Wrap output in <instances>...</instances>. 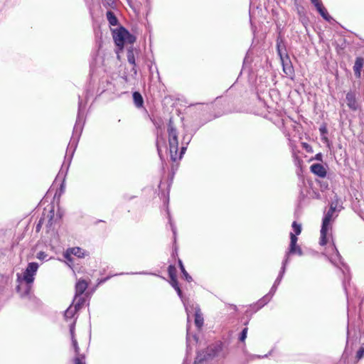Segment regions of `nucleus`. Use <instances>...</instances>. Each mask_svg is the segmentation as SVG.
<instances>
[{
  "label": "nucleus",
  "instance_id": "f257e3e1",
  "mask_svg": "<svg viewBox=\"0 0 364 364\" xmlns=\"http://www.w3.org/2000/svg\"><path fill=\"white\" fill-rule=\"evenodd\" d=\"M38 269V263L30 262L22 275L18 274V281L20 284L18 286L17 290L20 292L22 297L29 294L31 289V284L34 281V277Z\"/></svg>",
  "mask_w": 364,
  "mask_h": 364
},
{
  "label": "nucleus",
  "instance_id": "f03ea898",
  "mask_svg": "<svg viewBox=\"0 0 364 364\" xmlns=\"http://www.w3.org/2000/svg\"><path fill=\"white\" fill-rule=\"evenodd\" d=\"M290 245L289 251L287 252L286 258L283 262L282 267L281 269V272L279 273V277L276 279L274 286L272 288V291H275L277 286L279 284V282L282 280V278L283 277V274H284L285 269H286V265L289 262V256L291 254H297L299 255H302V251L299 246L296 245L297 242V237L292 232L290 233Z\"/></svg>",
  "mask_w": 364,
  "mask_h": 364
},
{
  "label": "nucleus",
  "instance_id": "7ed1b4c3",
  "mask_svg": "<svg viewBox=\"0 0 364 364\" xmlns=\"http://www.w3.org/2000/svg\"><path fill=\"white\" fill-rule=\"evenodd\" d=\"M223 346L221 343H216L208 346L205 351L198 354L194 364H206L207 361L218 356H224L221 354Z\"/></svg>",
  "mask_w": 364,
  "mask_h": 364
},
{
  "label": "nucleus",
  "instance_id": "20e7f679",
  "mask_svg": "<svg viewBox=\"0 0 364 364\" xmlns=\"http://www.w3.org/2000/svg\"><path fill=\"white\" fill-rule=\"evenodd\" d=\"M335 210L336 206H333V204H331L329 210L323 217L321 229V238L319 242L321 245H325L327 243L328 237L331 236L328 234V232L331 230V222L333 220V215Z\"/></svg>",
  "mask_w": 364,
  "mask_h": 364
},
{
  "label": "nucleus",
  "instance_id": "39448f33",
  "mask_svg": "<svg viewBox=\"0 0 364 364\" xmlns=\"http://www.w3.org/2000/svg\"><path fill=\"white\" fill-rule=\"evenodd\" d=\"M168 143H169V151L171 158L173 161H176L178 159V135L176 129L173 127L171 122H170L168 127ZM185 148L183 147L181 150V155L179 156V159L181 158V155L183 154L185 151Z\"/></svg>",
  "mask_w": 364,
  "mask_h": 364
},
{
  "label": "nucleus",
  "instance_id": "423d86ee",
  "mask_svg": "<svg viewBox=\"0 0 364 364\" xmlns=\"http://www.w3.org/2000/svg\"><path fill=\"white\" fill-rule=\"evenodd\" d=\"M113 39L119 50H122L125 43H133L135 41V38L122 27L113 31Z\"/></svg>",
  "mask_w": 364,
  "mask_h": 364
},
{
  "label": "nucleus",
  "instance_id": "0eeeda50",
  "mask_svg": "<svg viewBox=\"0 0 364 364\" xmlns=\"http://www.w3.org/2000/svg\"><path fill=\"white\" fill-rule=\"evenodd\" d=\"M182 301L187 313L188 322H189L190 319V313L191 311H195V324L198 328H200L203 324V317L198 306L193 304L188 305L187 301L183 299H182Z\"/></svg>",
  "mask_w": 364,
  "mask_h": 364
},
{
  "label": "nucleus",
  "instance_id": "6e6552de",
  "mask_svg": "<svg viewBox=\"0 0 364 364\" xmlns=\"http://www.w3.org/2000/svg\"><path fill=\"white\" fill-rule=\"evenodd\" d=\"M72 255H75L79 258H83L87 256V254L84 250L78 247L68 248L66 250V251L63 253V256L66 259L67 264L70 267H71L73 264V259Z\"/></svg>",
  "mask_w": 364,
  "mask_h": 364
},
{
  "label": "nucleus",
  "instance_id": "1a4fd4ad",
  "mask_svg": "<svg viewBox=\"0 0 364 364\" xmlns=\"http://www.w3.org/2000/svg\"><path fill=\"white\" fill-rule=\"evenodd\" d=\"M310 169L314 174L321 178H324L326 176V169L324 166L321 164H312L310 167Z\"/></svg>",
  "mask_w": 364,
  "mask_h": 364
},
{
  "label": "nucleus",
  "instance_id": "9d476101",
  "mask_svg": "<svg viewBox=\"0 0 364 364\" xmlns=\"http://www.w3.org/2000/svg\"><path fill=\"white\" fill-rule=\"evenodd\" d=\"M88 283L84 279H79L75 284V299L87 289Z\"/></svg>",
  "mask_w": 364,
  "mask_h": 364
},
{
  "label": "nucleus",
  "instance_id": "9b49d317",
  "mask_svg": "<svg viewBox=\"0 0 364 364\" xmlns=\"http://www.w3.org/2000/svg\"><path fill=\"white\" fill-rule=\"evenodd\" d=\"M363 66V59L361 58H357L355 62V65L353 66V71L355 73V75L357 77H360V71Z\"/></svg>",
  "mask_w": 364,
  "mask_h": 364
},
{
  "label": "nucleus",
  "instance_id": "f8f14e48",
  "mask_svg": "<svg viewBox=\"0 0 364 364\" xmlns=\"http://www.w3.org/2000/svg\"><path fill=\"white\" fill-rule=\"evenodd\" d=\"M75 320L71 323L70 324V334H71V338H72V342H73V346L75 348V353L78 355L79 354V347H78V345H77V342L76 341V339L75 338V336H74V326H75Z\"/></svg>",
  "mask_w": 364,
  "mask_h": 364
},
{
  "label": "nucleus",
  "instance_id": "ddd939ff",
  "mask_svg": "<svg viewBox=\"0 0 364 364\" xmlns=\"http://www.w3.org/2000/svg\"><path fill=\"white\" fill-rule=\"evenodd\" d=\"M315 7L324 19H326V21H330L331 18L328 15L326 9L323 7L322 3L315 6Z\"/></svg>",
  "mask_w": 364,
  "mask_h": 364
},
{
  "label": "nucleus",
  "instance_id": "4468645a",
  "mask_svg": "<svg viewBox=\"0 0 364 364\" xmlns=\"http://www.w3.org/2000/svg\"><path fill=\"white\" fill-rule=\"evenodd\" d=\"M78 310L77 307H74L73 305H70L65 312V318L66 320L73 318Z\"/></svg>",
  "mask_w": 364,
  "mask_h": 364
},
{
  "label": "nucleus",
  "instance_id": "2eb2a0df",
  "mask_svg": "<svg viewBox=\"0 0 364 364\" xmlns=\"http://www.w3.org/2000/svg\"><path fill=\"white\" fill-rule=\"evenodd\" d=\"M346 101H347V105L348 106L352 109H355L357 108V106H356V102H355V97L353 96V94L351 93H348L346 95Z\"/></svg>",
  "mask_w": 364,
  "mask_h": 364
},
{
  "label": "nucleus",
  "instance_id": "dca6fc26",
  "mask_svg": "<svg viewBox=\"0 0 364 364\" xmlns=\"http://www.w3.org/2000/svg\"><path fill=\"white\" fill-rule=\"evenodd\" d=\"M133 100H134L135 105L137 107H140L142 106L143 102H144L143 98L139 92H134Z\"/></svg>",
  "mask_w": 364,
  "mask_h": 364
},
{
  "label": "nucleus",
  "instance_id": "f3484780",
  "mask_svg": "<svg viewBox=\"0 0 364 364\" xmlns=\"http://www.w3.org/2000/svg\"><path fill=\"white\" fill-rule=\"evenodd\" d=\"M107 18L109 21V23L112 26H115L117 23V18L114 16V14L112 11H107Z\"/></svg>",
  "mask_w": 364,
  "mask_h": 364
},
{
  "label": "nucleus",
  "instance_id": "a211bd4d",
  "mask_svg": "<svg viewBox=\"0 0 364 364\" xmlns=\"http://www.w3.org/2000/svg\"><path fill=\"white\" fill-rule=\"evenodd\" d=\"M84 302L85 299L82 297H81V296H79L77 297V299H75V297L73 300V303H75V304L73 305V306L77 307V309L79 310L84 304Z\"/></svg>",
  "mask_w": 364,
  "mask_h": 364
},
{
  "label": "nucleus",
  "instance_id": "6ab92c4d",
  "mask_svg": "<svg viewBox=\"0 0 364 364\" xmlns=\"http://www.w3.org/2000/svg\"><path fill=\"white\" fill-rule=\"evenodd\" d=\"M178 264H179V267H180V269L183 274V277H185V279L188 281V282H191V277L188 274V272L186 271L185 268H184V266L181 262V260H179L178 261Z\"/></svg>",
  "mask_w": 364,
  "mask_h": 364
},
{
  "label": "nucleus",
  "instance_id": "aec40b11",
  "mask_svg": "<svg viewBox=\"0 0 364 364\" xmlns=\"http://www.w3.org/2000/svg\"><path fill=\"white\" fill-rule=\"evenodd\" d=\"M171 280V285H172V287L176 290L178 296L182 299V292H181V289L179 288V287L178 285V282H177L176 277V278H173Z\"/></svg>",
  "mask_w": 364,
  "mask_h": 364
},
{
  "label": "nucleus",
  "instance_id": "412c9836",
  "mask_svg": "<svg viewBox=\"0 0 364 364\" xmlns=\"http://www.w3.org/2000/svg\"><path fill=\"white\" fill-rule=\"evenodd\" d=\"M292 228L295 232V235H299L301 232V225L297 224L296 222L292 223Z\"/></svg>",
  "mask_w": 364,
  "mask_h": 364
},
{
  "label": "nucleus",
  "instance_id": "4be33fe9",
  "mask_svg": "<svg viewBox=\"0 0 364 364\" xmlns=\"http://www.w3.org/2000/svg\"><path fill=\"white\" fill-rule=\"evenodd\" d=\"M127 60L129 63L134 64L135 63V59L134 56V53L132 50H129L127 53Z\"/></svg>",
  "mask_w": 364,
  "mask_h": 364
},
{
  "label": "nucleus",
  "instance_id": "5701e85b",
  "mask_svg": "<svg viewBox=\"0 0 364 364\" xmlns=\"http://www.w3.org/2000/svg\"><path fill=\"white\" fill-rule=\"evenodd\" d=\"M364 357V346H361L356 353V358L360 360Z\"/></svg>",
  "mask_w": 364,
  "mask_h": 364
},
{
  "label": "nucleus",
  "instance_id": "b1692460",
  "mask_svg": "<svg viewBox=\"0 0 364 364\" xmlns=\"http://www.w3.org/2000/svg\"><path fill=\"white\" fill-rule=\"evenodd\" d=\"M84 360V355H77V356L75 359V364H85Z\"/></svg>",
  "mask_w": 364,
  "mask_h": 364
},
{
  "label": "nucleus",
  "instance_id": "393cba45",
  "mask_svg": "<svg viewBox=\"0 0 364 364\" xmlns=\"http://www.w3.org/2000/svg\"><path fill=\"white\" fill-rule=\"evenodd\" d=\"M175 272H176V268L173 266H169L168 273H169L171 279L176 277V274H175Z\"/></svg>",
  "mask_w": 364,
  "mask_h": 364
},
{
  "label": "nucleus",
  "instance_id": "a878e982",
  "mask_svg": "<svg viewBox=\"0 0 364 364\" xmlns=\"http://www.w3.org/2000/svg\"><path fill=\"white\" fill-rule=\"evenodd\" d=\"M247 328H245L240 335V340L241 341H244L245 338H247Z\"/></svg>",
  "mask_w": 364,
  "mask_h": 364
},
{
  "label": "nucleus",
  "instance_id": "bb28decb",
  "mask_svg": "<svg viewBox=\"0 0 364 364\" xmlns=\"http://www.w3.org/2000/svg\"><path fill=\"white\" fill-rule=\"evenodd\" d=\"M302 146L305 149V150H306L307 152H309V153L313 152L312 147H311L310 145H309L308 144H306V143H303V144H302Z\"/></svg>",
  "mask_w": 364,
  "mask_h": 364
},
{
  "label": "nucleus",
  "instance_id": "cd10ccee",
  "mask_svg": "<svg viewBox=\"0 0 364 364\" xmlns=\"http://www.w3.org/2000/svg\"><path fill=\"white\" fill-rule=\"evenodd\" d=\"M105 5L112 7L114 5V0H102Z\"/></svg>",
  "mask_w": 364,
  "mask_h": 364
},
{
  "label": "nucleus",
  "instance_id": "c85d7f7f",
  "mask_svg": "<svg viewBox=\"0 0 364 364\" xmlns=\"http://www.w3.org/2000/svg\"><path fill=\"white\" fill-rule=\"evenodd\" d=\"M284 71L287 74L291 73L292 71L291 67H287V68L284 67Z\"/></svg>",
  "mask_w": 364,
  "mask_h": 364
},
{
  "label": "nucleus",
  "instance_id": "c756f323",
  "mask_svg": "<svg viewBox=\"0 0 364 364\" xmlns=\"http://www.w3.org/2000/svg\"><path fill=\"white\" fill-rule=\"evenodd\" d=\"M315 159L318 161H322V154L321 153L317 154L315 156Z\"/></svg>",
  "mask_w": 364,
  "mask_h": 364
},
{
  "label": "nucleus",
  "instance_id": "7c9ffc66",
  "mask_svg": "<svg viewBox=\"0 0 364 364\" xmlns=\"http://www.w3.org/2000/svg\"><path fill=\"white\" fill-rule=\"evenodd\" d=\"M332 250L334 251L335 252V256L337 257H339V253L338 252V250L336 249V247L333 245L331 247Z\"/></svg>",
  "mask_w": 364,
  "mask_h": 364
},
{
  "label": "nucleus",
  "instance_id": "2f4dec72",
  "mask_svg": "<svg viewBox=\"0 0 364 364\" xmlns=\"http://www.w3.org/2000/svg\"><path fill=\"white\" fill-rule=\"evenodd\" d=\"M311 1L314 6H316L321 3L320 0H311Z\"/></svg>",
  "mask_w": 364,
  "mask_h": 364
},
{
  "label": "nucleus",
  "instance_id": "473e14b6",
  "mask_svg": "<svg viewBox=\"0 0 364 364\" xmlns=\"http://www.w3.org/2000/svg\"><path fill=\"white\" fill-rule=\"evenodd\" d=\"M320 132L322 133V134H325L326 133V128L325 127H321L320 128Z\"/></svg>",
  "mask_w": 364,
  "mask_h": 364
},
{
  "label": "nucleus",
  "instance_id": "72a5a7b5",
  "mask_svg": "<svg viewBox=\"0 0 364 364\" xmlns=\"http://www.w3.org/2000/svg\"><path fill=\"white\" fill-rule=\"evenodd\" d=\"M43 255H44L43 252H40V253H38V258L42 259Z\"/></svg>",
  "mask_w": 364,
  "mask_h": 364
},
{
  "label": "nucleus",
  "instance_id": "f704fd0d",
  "mask_svg": "<svg viewBox=\"0 0 364 364\" xmlns=\"http://www.w3.org/2000/svg\"><path fill=\"white\" fill-rule=\"evenodd\" d=\"M187 340H189V333H188V328L187 329Z\"/></svg>",
  "mask_w": 364,
  "mask_h": 364
},
{
  "label": "nucleus",
  "instance_id": "c9c22d12",
  "mask_svg": "<svg viewBox=\"0 0 364 364\" xmlns=\"http://www.w3.org/2000/svg\"><path fill=\"white\" fill-rule=\"evenodd\" d=\"M361 339L364 340V334L361 336ZM364 345V343H363V346Z\"/></svg>",
  "mask_w": 364,
  "mask_h": 364
},
{
  "label": "nucleus",
  "instance_id": "e433bc0d",
  "mask_svg": "<svg viewBox=\"0 0 364 364\" xmlns=\"http://www.w3.org/2000/svg\"><path fill=\"white\" fill-rule=\"evenodd\" d=\"M172 230L173 232V234L175 235L176 234V232H175V229L173 228H172Z\"/></svg>",
  "mask_w": 364,
  "mask_h": 364
},
{
  "label": "nucleus",
  "instance_id": "4c0bfd02",
  "mask_svg": "<svg viewBox=\"0 0 364 364\" xmlns=\"http://www.w3.org/2000/svg\"><path fill=\"white\" fill-rule=\"evenodd\" d=\"M278 53H279V55H281V53H280V50H279V48L278 47Z\"/></svg>",
  "mask_w": 364,
  "mask_h": 364
}]
</instances>
